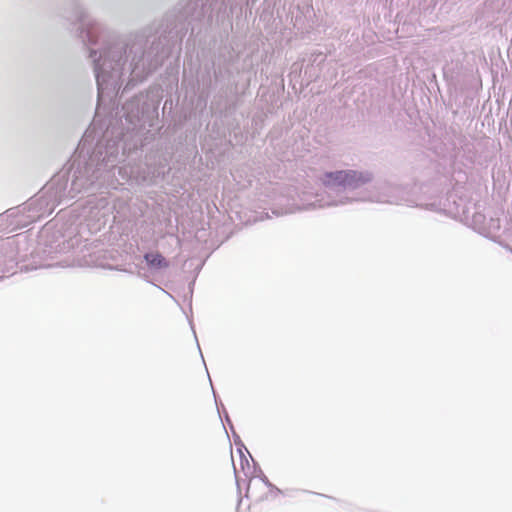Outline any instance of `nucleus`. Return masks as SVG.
<instances>
[{"label": "nucleus", "instance_id": "nucleus-1", "mask_svg": "<svg viewBox=\"0 0 512 512\" xmlns=\"http://www.w3.org/2000/svg\"><path fill=\"white\" fill-rule=\"evenodd\" d=\"M369 180L370 175L354 170L327 173L324 179L327 184H338L353 187L366 183Z\"/></svg>", "mask_w": 512, "mask_h": 512}, {"label": "nucleus", "instance_id": "nucleus-2", "mask_svg": "<svg viewBox=\"0 0 512 512\" xmlns=\"http://www.w3.org/2000/svg\"><path fill=\"white\" fill-rule=\"evenodd\" d=\"M144 259L147 265L154 270H162L169 267V261L159 252L146 253Z\"/></svg>", "mask_w": 512, "mask_h": 512}, {"label": "nucleus", "instance_id": "nucleus-3", "mask_svg": "<svg viewBox=\"0 0 512 512\" xmlns=\"http://www.w3.org/2000/svg\"><path fill=\"white\" fill-rule=\"evenodd\" d=\"M251 490H252V486H251V482H250L249 485H248V488H247V494L248 495L252 493Z\"/></svg>", "mask_w": 512, "mask_h": 512}]
</instances>
